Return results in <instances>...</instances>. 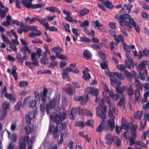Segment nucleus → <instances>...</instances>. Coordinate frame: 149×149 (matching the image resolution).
<instances>
[{
    "mask_svg": "<svg viewBox=\"0 0 149 149\" xmlns=\"http://www.w3.org/2000/svg\"><path fill=\"white\" fill-rule=\"evenodd\" d=\"M29 28V30L33 32L34 31L37 32V31L38 30L37 29L38 27L37 26H29L28 27Z\"/></svg>",
    "mask_w": 149,
    "mask_h": 149,
    "instance_id": "nucleus-57",
    "label": "nucleus"
},
{
    "mask_svg": "<svg viewBox=\"0 0 149 149\" xmlns=\"http://www.w3.org/2000/svg\"><path fill=\"white\" fill-rule=\"evenodd\" d=\"M125 98L124 97H123L121 98L119 102L118 105L120 107H121L125 104Z\"/></svg>",
    "mask_w": 149,
    "mask_h": 149,
    "instance_id": "nucleus-61",
    "label": "nucleus"
},
{
    "mask_svg": "<svg viewBox=\"0 0 149 149\" xmlns=\"http://www.w3.org/2000/svg\"><path fill=\"white\" fill-rule=\"evenodd\" d=\"M135 145L141 146L143 148L146 147V145L142 141H136Z\"/></svg>",
    "mask_w": 149,
    "mask_h": 149,
    "instance_id": "nucleus-48",
    "label": "nucleus"
},
{
    "mask_svg": "<svg viewBox=\"0 0 149 149\" xmlns=\"http://www.w3.org/2000/svg\"><path fill=\"white\" fill-rule=\"evenodd\" d=\"M143 56H149V50L146 48L144 49L142 51H139L138 58L141 59Z\"/></svg>",
    "mask_w": 149,
    "mask_h": 149,
    "instance_id": "nucleus-17",
    "label": "nucleus"
},
{
    "mask_svg": "<svg viewBox=\"0 0 149 149\" xmlns=\"http://www.w3.org/2000/svg\"><path fill=\"white\" fill-rule=\"evenodd\" d=\"M134 95L135 98V101H138L140 97V93L139 89L136 88L135 89L134 92Z\"/></svg>",
    "mask_w": 149,
    "mask_h": 149,
    "instance_id": "nucleus-34",
    "label": "nucleus"
},
{
    "mask_svg": "<svg viewBox=\"0 0 149 149\" xmlns=\"http://www.w3.org/2000/svg\"><path fill=\"white\" fill-rule=\"evenodd\" d=\"M41 35V31L40 30H38L37 32L34 33L32 32L30 33L29 35V36L32 38H35L36 36H40Z\"/></svg>",
    "mask_w": 149,
    "mask_h": 149,
    "instance_id": "nucleus-33",
    "label": "nucleus"
},
{
    "mask_svg": "<svg viewBox=\"0 0 149 149\" xmlns=\"http://www.w3.org/2000/svg\"><path fill=\"white\" fill-rule=\"evenodd\" d=\"M107 107L104 103V102L103 99L99 102V106L96 108L97 115L102 119V125H104L106 121L104 119L107 118L106 113Z\"/></svg>",
    "mask_w": 149,
    "mask_h": 149,
    "instance_id": "nucleus-1",
    "label": "nucleus"
},
{
    "mask_svg": "<svg viewBox=\"0 0 149 149\" xmlns=\"http://www.w3.org/2000/svg\"><path fill=\"white\" fill-rule=\"evenodd\" d=\"M88 96L85 95L84 96H76L74 97L75 100L79 101L81 102L82 105L85 104L88 100Z\"/></svg>",
    "mask_w": 149,
    "mask_h": 149,
    "instance_id": "nucleus-10",
    "label": "nucleus"
},
{
    "mask_svg": "<svg viewBox=\"0 0 149 149\" xmlns=\"http://www.w3.org/2000/svg\"><path fill=\"white\" fill-rule=\"evenodd\" d=\"M21 51H25L27 52L29 54L31 53V50L30 49H29L27 45H25L20 48Z\"/></svg>",
    "mask_w": 149,
    "mask_h": 149,
    "instance_id": "nucleus-45",
    "label": "nucleus"
},
{
    "mask_svg": "<svg viewBox=\"0 0 149 149\" xmlns=\"http://www.w3.org/2000/svg\"><path fill=\"white\" fill-rule=\"evenodd\" d=\"M56 56L58 58L61 60H67L68 59L67 57L65 56V55L62 54L60 55L59 54Z\"/></svg>",
    "mask_w": 149,
    "mask_h": 149,
    "instance_id": "nucleus-63",
    "label": "nucleus"
},
{
    "mask_svg": "<svg viewBox=\"0 0 149 149\" xmlns=\"http://www.w3.org/2000/svg\"><path fill=\"white\" fill-rule=\"evenodd\" d=\"M52 51L55 53L56 56L62 52V49L59 46L54 47L52 49Z\"/></svg>",
    "mask_w": 149,
    "mask_h": 149,
    "instance_id": "nucleus-24",
    "label": "nucleus"
},
{
    "mask_svg": "<svg viewBox=\"0 0 149 149\" xmlns=\"http://www.w3.org/2000/svg\"><path fill=\"white\" fill-rule=\"evenodd\" d=\"M89 71V70L88 68H86L82 72L84 74V75L82 76V78L87 81H89V79L91 78L90 74L88 73Z\"/></svg>",
    "mask_w": 149,
    "mask_h": 149,
    "instance_id": "nucleus-16",
    "label": "nucleus"
},
{
    "mask_svg": "<svg viewBox=\"0 0 149 149\" xmlns=\"http://www.w3.org/2000/svg\"><path fill=\"white\" fill-rule=\"evenodd\" d=\"M26 122L27 125H29L31 123V121L32 120L31 118L30 117L29 114H27L26 115L25 117Z\"/></svg>",
    "mask_w": 149,
    "mask_h": 149,
    "instance_id": "nucleus-53",
    "label": "nucleus"
},
{
    "mask_svg": "<svg viewBox=\"0 0 149 149\" xmlns=\"http://www.w3.org/2000/svg\"><path fill=\"white\" fill-rule=\"evenodd\" d=\"M130 135L129 132L127 131L124 133L122 137H123L124 139H130L129 145L130 146H132L134 144L135 145L136 142L134 141L136 139H134L132 137L130 138Z\"/></svg>",
    "mask_w": 149,
    "mask_h": 149,
    "instance_id": "nucleus-9",
    "label": "nucleus"
},
{
    "mask_svg": "<svg viewBox=\"0 0 149 149\" xmlns=\"http://www.w3.org/2000/svg\"><path fill=\"white\" fill-rule=\"evenodd\" d=\"M146 120H143L141 123L140 127L139 130L140 131H142L145 128L146 125Z\"/></svg>",
    "mask_w": 149,
    "mask_h": 149,
    "instance_id": "nucleus-44",
    "label": "nucleus"
},
{
    "mask_svg": "<svg viewBox=\"0 0 149 149\" xmlns=\"http://www.w3.org/2000/svg\"><path fill=\"white\" fill-rule=\"evenodd\" d=\"M36 53H33L31 54V59L32 62L26 61L25 65L31 69L34 68L36 66H39V63L36 57Z\"/></svg>",
    "mask_w": 149,
    "mask_h": 149,
    "instance_id": "nucleus-7",
    "label": "nucleus"
},
{
    "mask_svg": "<svg viewBox=\"0 0 149 149\" xmlns=\"http://www.w3.org/2000/svg\"><path fill=\"white\" fill-rule=\"evenodd\" d=\"M148 92H145L144 95V98H142V100L141 101V103H143L145 102H146L147 101V98L148 97Z\"/></svg>",
    "mask_w": 149,
    "mask_h": 149,
    "instance_id": "nucleus-51",
    "label": "nucleus"
},
{
    "mask_svg": "<svg viewBox=\"0 0 149 149\" xmlns=\"http://www.w3.org/2000/svg\"><path fill=\"white\" fill-rule=\"evenodd\" d=\"M28 82L26 81H21L19 84V86L21 88L26 87L28 86Z\"/></svg>",
    "mask_w": 149,
    "mask_h": 149,
    "instance_id": "nucleus-56",
    "label": "nucleus"
},
{
    "mask_svg": "<svg viewBox=\"0 0 149 149\" xmlns=\"http://www.w3.org/2000/svg\"><path fill=\"white\" fill-rule=\"evenodd\" d=\"M84 31L85 33L89 36H91L92 37H94L95 36V31L93 30H91V32L88 31L87 28L84 27Z\"/></svg>",
    "mask_w": 149,
    "mask_h": 149,
    "instance_id": "nucleus-37",
    "label": "nucleus"
},
{
    "mask_svg": "<svg viewBox=\"0 0 149 149\" xmlns=\"http://www.w3.org/2000/svg\"><path fill=\"white\" fill-rule=\"evenodd\" d=\"M61 24L63 26V29L65 31L69 32H71L70 29V25L68 24L63 22Z\"/></svg>",
    "mask_w": 149,
    "mask_h": 149,
    "instance_id": "nucleus-36",
    "label": "nucleus"
},
{
    "mask_svg": "<svg viewBox=\"0 0 149 149\" xmlns=\"http://www.w3.org/2000/svg\"><path fill=\"white\" fill-rule=\"evenodd\" d=\"M134 91L131 86L128 87L126 89V92L127 94L129 96H132L134 93Z\"/></svg>",
    "mask_w": 149,
    "mask_h": 149,
    "instance_id": "nucleus-32",
    "label": "nucleus"
},
{
    "mask_svg": "<svg viewBox=\"0 0 149 149\" xmlns=\"http://www.w3.org/2000/svg\"><path fill=\"white\" fill-rule=\"evenodd\" d=\"M147 61H141L139 64V66L137 68V70L138 72H141L142 70L146 69V64ZM145 72L146 74L148 76L147 70H145Z\"/></svg>",
    "mask_w": 149,
    "mask_h": 149,
    "instance_id": "nucleus-15",
    "label": "nucleus"
},
{
    "mask_svg": "<svg viewBox=\"0 0 149 149\" xmlns=\"http://www.w3.org/2000/svg\"><path fill=\"white\" fill-rule=\"evenodd\" d=\"M130 16V15L128 14H123L119 16H115L114 18L116 19L119 20L120 24L121 26L125 25L127 27H130L129 25H128L129 22L125 20L129 18V19Z\"/></svg>",
    "mask_w": 149,
    "mask_h": 149,
    "instance_id": "nucleus-5",
    "label": "nucleus"
},
{
    "mask_svg": "<svg viewBox=\"0 0 149 149\" xmlns=\"http://www.w3.org/2000/svg\"><path fill=\"white\" fill-rule=\"evenodd\" d=\"M16 58L18 61V62L20 63V65H22L24 60H27L25 56H22V55L20 54H18L16 55Z\"/></svg>",
    "mask_w": 149,
    "mask_h": 149,
    "instance_id": "nucleus-20",
    "label": "nucleus"
},
{
    "mask_svg": "<svg viewBox=\"0 0 149 149\" xmlns=\"http://www.w3.org/2000/svg\"><path fill=\"white\" fill-rule=\"evenodd\" d=\"M83 55L85 58L90 59L91 58V53L87 49H86L84 51Z\"/></svg>",
    "mask_w": 149,
    "mask_h": 149,
    "instance_id": "nucleus-30",
    "label": "nucleus"
},
{
    "mask_svg": "<svg viewBox=\"0 0 149 149\" xmlns=\"http://www.w3.org/2000/svg\"><path fill=\"white\" fill-rule=\"evenodd\" d=\"M67 93L70 95H73L75 92V88L72 87H68L66 88Z\"/></svg>",
    "mask_w": 149,
    "mask_h": 149,
    "instance_id": "nucleus-21",
    "label": "nucleus"
},
{
    "mask_svg": "<svg viewBox=\"0 0 149 149\" xmlns=\"http://www.w3.org/2000/svg\"><path fill=\"white\" fill-rule=\"evenodd\" d=\"M113 74L114 76H116L118 79L121 80H123L125 79L124 76L121 73L116 72H113Z\"/></svg>",
    "mask_w": 149,
    "mask_h": 149,
    "instance_id": "nucleus-41",
    "label": "nucleus"
},
{
    "mask_svg": "<svg viewBox=\"0 0 149 149\" xmlns=\"http://www.w3.org/2000/svg\"><path fill=\"white\" fill-rule=\"evenodd\" d=\"M33 0H21L22 5L24 7H25L27 8H31L33 9H36L41 8L42 6H45L44 3L41 4H33L32 3Z\"/></svg>",
    "mask_w": 149,
    "mask_h": 149,
    "instance_id": "nucleus-4",
    "label": "nucleus"
},
{
    "mask_svg": "<svg viewBox=\"0 0 149 149\" xmlns=\"http://www.w3.org/2000/svg\"><path fill=\"white\" fill-rule=\"evenodd\" d=\"M103 130H106L104 127H102V124H100L96 129V131L98 132H101Z\"/></svg>",
    "mask_w": 149,
    "mask_h": 149,
    "instance_id": "nucleus-55",
    "label": "nucleus"
},
{
    "mask_svg": "<svg viewBox=\"0 0 149 149\" xmlns=\"http://www.w3.org/2000/svg\"><path fill=\"white\" fill-rule=\"evenodd\" d=\"M36 102V100H30L28 103L29 107L32 108L35 107L37 103Z\"/></svg>",
    "mask_w": 149,
    "mask_h": 149,
    "instance_id": "nucleus-39",
    "label": "nucleus"
},
{
    "mask_svg": "<svg viewBox=\"0 0 149 149\" xmlns=\"http://www.w3.org/2000/svg\"><path fill=\"white\" fill-rule=\"evenodd\" d=\"M107 124L109 126L111 130L112 131L115 126L114 120L108 119L107 121Z\"/></svg>",
    "mask_w": 149,
    "mask_h": 149,
    "instance_id": "nucleus-26",
    "label": "nucleus"
},
{
    "mask_svg": "<svg viewBox=\"0 0 149 149\" xmlns=\"http://www.w3.org/2000/svg\"><path fill=\"white\" fill-rule=\"evenodd\" d=\"M123 48L127 52H130L131 51L130 47L125 43H124L123 44Z\"/></svg>",
    "mask_w": 149,
    "mask_h": 149,
    "instance_id": "nucleus-60",
    "label": "nucleus"
},
{
    "mask_svg": "<svg viewBox=\"0 0 149 149\" xmlns=\"http://www.w3.org/2000/svg\"><path fill=\"white\" fill-rule=\"evenodd\" d=\"M89 12V10L86 8H84L81 10L79 13V16L82 17L88 14Z\"/></svg>",
    "mask_w": 149,
    "mask_h": 149,
    "instance_id": "nucleus-28",
    "label": "nucleus"
},
{
    "mask_svg": "<svg viewBox=\"0 0 149 149\" xmlns=\"http://www.w3.org/2000/svg\"><path fill=\"white\" fill-rule=\"evenodd\" d=\"M35 140L34 136H33L30 139L29 136L27 135L21 136L19 142V146L20 149H26V144H29V143H33Z\"/></svg>",
    "mask_w": 149,
    "mask_h": 149,
    "instance_id": "nucleus-2",
    "label": "nucleus"
},
{
    "mask_svg": "<svg viewBox=\"0 0 149 149\" xmlns=\"http://www.w3.org/2000/svg\"><path fill=\"white\" fill-rule=\"evenodd\" d=\"M121 141L117 136H116L115 139V144L117 147L120 146H121Z\"/></svg>",
    "mask_w": 149,
    "mask_h": 149,
    "instance_id": "nucleus-54",
    "label": "nucleus"
},
{
    "mask_svg": "<svg viewBox=\"0 0 149 149\" xmlns=\"http://www.w3.org/2000/svg\"><path fill=\"white\" fill-rule=\"evenodd\" d=\"M3 110L5 112H7V110L9 108V103L7 102H5L3 104Z\"/></svg>",
    "mask_w": 149,
    "mask_h": 149,
    "instance_id": "nucleus-47",
    "label": "nucleus"
},
{
    "mask_svg": "<svg viewBox=\"0 0 149 149\" xmlns=\"http://www.w3.org/2000/svg\"><path fill=\"white\" fill-rule=\"evenodd\" d=\"M45 9L47 11L54 13L56 12L58 14H60L61 12L57 7L54 6H49L45 8Z\"/></svg>",
    "mask_w": 149,
    "mask_h": 149,
    "instance_id": "nucleus-18",
    "label": "nucleus"
},
{
    "mask_svg": "<svg viewBox=\"0 0 149 149\" xmlns=\"http://www.w3.org/2000/svg\"><path fill=\"white\" fill-rule=\"evenodd\" d=\"M108 62L106 60H104L103 61V63H100V65L101 68L103 70H105L107 68L108 70L109 69L108 68Z\"/></svg>",
    "mask_w": 149,
    "mask_h": 149,
    "instance_id": "nucleus-38",
    "label": "nucleus"
},
{
    "mask_svg": "<svg viewBox=\"0 0 149 149\" xmlns=\"http://www.w3.org/2000/svg\"><path fill=\"white\" fill-rule=\"evenodd\" d=\"M115 87L116 90V92L117 93H119L120 94L123 93L126 89V87L125 86H123L122 87H119L120 85L118 86L117 84Z\"/></svg>",
    "mask_w": 149,
    "mask_h": 149,
    "instance_id": "nucleus-19",
    "label": "nucleus"
},
{
    "mask_svg": "<svg viewBox=\"0 0 149 149\" xmlns=\"http://www.w3.org/2000/svg\"><path fill=\"white\" fill-rule=\"evenodd\" d=\"M1 38L4 42L8 43L9 45H10V41L8 38L6 37L3 33H2Z\"/></svg>",
    "mask_w": 149,
    "mask_h": 149,
    "instance_id": "nucleus-40",
    "label": "nucleus"
},
{
    "mask_svg": "<svg viewBox=\"0 0 149 149\" xmlns=\"http://www.w3.org/2000/svg\"><path fill=\"white\" fill-rule=\"evenodd\" d=\"M61 95L58 94L55 98H53L46 105V111L47 113H49V111L50 109H53L55 107L56 104H58L61 99Z\"/></svg>",
    "mask_w": 149,
    "mask_h": 149,
    "instance_id": "nucleus-3",
    "label": "nucleus"
},
{
    "mask_svg": "<svg viewBox=\"0 0 149 149\" xmlns=\"http://www.w3.org/2000/svg\"><path fill=\"white\" fill-rule=\"evenodd\" d=\"M133 7L132 4L130 3H129L127 4H123V7L124 8H127V9L128 10V13H130L131 12V10Z\"/></svg>",
    "mask_w": 149,
    "mask_h": 149,
    "instance_id": "nucleus-42",
    "label": "nucleus"
},
{
    "mask_svg": "<svg viewBox=\"0 0 149 149\" xmlns=\"http://www.w3.org/2000/svg\"><path fill=\"white\" fill-rule=\"evenodd\" d=\"M5 10H2L0 8V17L2 18H4L5 17L6 13L8 10V7H5Z\"/></svg>",
    "mask_w": 149,
    "mask_h": 149,
    "instance_id": "nucleus-29",
    "label": "nucleus"
},
{
    "mask_svg": "<svg viewBox=\"0 0 149 149\" xmlns=\"http://www.w3.org/2000/svg\"><path fill=\"white\" fill-rule=\"evenodd\" d=\"M143 113L141 111H138L134 113V116L135 118L141 119Z\"/></svg>",
    "mask_w": 149,
    "mask_h": 149,
    "instance_id": "nucleus-35",
    "label": "nucleus"
},
{
    "mask_svg": "<svg viewBox=\"0 0 149 149\" xmlns=\"http://www.w3.org/2000/svg\"><path fill=\"white\" fill-rule=\"evenodd\" d=\"M129 24L130 27H127L130 28H131L133 26L136 31L138 33L140 32V28L138 25H136V23L132 18H130L129 19Z\"/></svg>",
    "mask_w": 149,
    "mask_h": 149,
    "instance_id": "nucleus-12",
    "label": "nucleus"
},
{
    "mask_svg": "<svg viewBox=\"0 0 149 149\" xmlns=\"http://www.w3.org/2000/svg\"><path fill=\"white\" fill-rule=\"evenodd\" d=\"M66 117V114L65 112H63L59 115L56 114L54 118V121L55 123H58V121H62L65 119Z\"/></svg>",
    "mask_w": 149,
    "mask_h": 149,
    "instance_id": "nucleus-11",
    "label": "nucleus"
},
{
    "mask_svg": "<svg viewBox=\"0 0 149 149\" xmlns=\"http://www.w3.org/2000/svg\"><path fill=\"white\" fill-rule=\"evenodd\" d=\"M102 3L104 4L105 6L109 9H110L113 8V5L112 3L108 0H105L102 1Z\"/></svg>",
    "mask_w": 149,
    "mask_h": 149,
    "instance_id": "nucleus-27",
    "label": "nucleus"
},
{
    "mask_svg": "<svg viewBox=\"0 0 149 149\" xmlns=\"http://www.w3.org/2000/svg\"><path fill=\"white\" fill-rule=\"evenodd\" d=\"M80 41L81 42H91V40L89 38H86L84 37H80Z\"/></svg>",
    "mask_w": 149,
    "mask_h": 149,
    "instance_id": "nucleus-58",
    "label": "nucleus"
},
{
    "mask_svg": "<svg viewBox=\"0 0 149 149\" xmlns=\"http://www.w3.org/2000/svg\"><path fill=\"white\" fill-rule=\"evenodd\" d=\"M60 122L58 121V123H55L57 124V125L54 130L52 131L54 133L58 132L66 128L65 124H63Z\"/></svg>",
    "mask_w": 149,
    "mask_h": 149,
    "instance_id": "nucleus-13",
    "label": "nucleus"
},
{
    "mask_svg": "<svg viewBox=\"0 0 149 149\" xmlns=\"http://www.w3.org/2000/svg\"><path fill=\"white\" fill-rule=\"evenodd\" d=\"M24 20L26 22H29L30 24H31L37 21H38V18L36 17L30 18L29 17H27L25 18Z\"/></svg>",
    "mask_w": 149,
    "mask_h": 149,
    "instance_id": "nucleus-25",
    "label": "nucleus"
},
{
    "mask_svg": "<svg viewBox=\"0 0 149 149\" xmlns=\"http://www.w3.org/2000/svg\"><path fill=\"white\" fill-rule=\"evenodd\" d=\"M105 72L107 75H109L110 76L111 84L113 86H116L117 84L118 86L121 85V81L116 79L114 75H113V72Z\"/></svg>",
    "mask_w": 149,
    "mask_h": 149,
    "instance_id": "nucleus-8",
    "label": "nucleus"
},
{
    "mask_svg": "<svg viewBox=\"0 0 149 149\" xmlns=\"http://www.w3.org/2000/svg\"><path fill=\"white\" fill-rule=\"evenodd\" d=\"M99 93V90L97 89H96L94 87H93L91 94H92L93 95L97 96Z\"/></svg>",
    "mask_w": 149,
    "mask_h": 149,
    "instance_id": "nucleus-43",
    "label": "nucleus"
},
{
    "mask_svg": "<svg viewBox=\"0 0 149 149\" xmlns=\"http://www.w3.org/2000/svg\"><path fill=\"white\" fill-rule=\"evenodd\" d=\"M77 110V108H73L72 109L70 115V118L71 119H74L76 117L77 114H78Z\"/></svg>",
    "mask_w": 149,
    "mask_h": 149,
    "instance_id": "nucleus-22",
    "label": "nucleus"
},
{
    "mask_svg": "<svg viewBox=\"0 0 149 149\" xmlns=\"http://www.w3.org/2000/svg\"><path fill=\"white\" fill-rule=\"evenodd\" d=\"M137 127L138 126L136 125H135V126H133L131 128L130 132L132 134V136L131 137H132L134 138V139H136L137 137L136 128H137Z\"/></svg>",
    "mask_w": 149,
    "mask_h": 149,
    "instance_id": "nucleus-23",
    "label": "nucleus"
},
{
    "mask_svg": "<svg viewBox=\"0 0 149 149\" xmlns=\"http://www.w3.org/2000/svg\"><path fill=\"white\" fill-rule=\"evenodd\" d=\"M123 73L129 80H131L132 78V76L131 73L129 72L127 70H124Z\"/></svg>",
    "mask_w": 149,
    "mask_h": 149,
    "instance_id": "nucleus-46",
    "label": "nucleus"
},
{
    "mask_svg": "<svg viewBox=\"0 0 149 149\" xmlns=\"http://www.w3.org/2000/svg\"><path fill=\"white\" fill-rule=\"evenodd\" d=\"M108 116L111 120H114L115 118V116L113 114L111 109L109 110L108 112Z\"/></svg>",
    "mask_w": 149,
    "mask_h": 149,
    "instance_id": "nucleus-49",
    "label": "nucleus"
},
{
    "mask_svg": "<svg viewBox=\"0 0 149 149\" xmlns=\"http://www.w3.org/2000/svg\"><path fill=\"white\" fill-rule=\"evenodd\" d=\"M34 95L35 96V99L34 100H36V101H39L41 97H40L39 93L37 91H35L34 92Z\"/></svg>",
    "mask_w": 149,
    "mask_h": 149,
    "instance_id": "nucleus-62",
    "label": "nucleus"
},
{
    "mask_svg": "<svg viewBox=\"0 0 149 149\" xmlns=\"http://www.w3.org/2000/svg\"><path fill=\"white\" fill-rule=\"evenodd\" d=\"M17 67L15 65H13L12 69V74L15 80L17 81L18 79V75L16 72Z\"/></svg>",
    "mask_w": 149,
    "mask_h": 149,
    "instance_id": "nucleus-31",
    "label": "nucleus"
},
{
    "mask_svg": "<svg viewBox=\"0 0 149 149\" xmlns=\"http://www.w3.org/2000/svg\"><path fill=\"white\" fill-rule=\"evenodd\" d=\"M48 92L47 89L46 88H44L43 92L40 93L41 99L42 102L40 104V109L42 112H44L45 110H46V106H45V103L47 102V95Z\"/></svg>",
    "mask_w": 149,
    "mask_h": 149,
    "instance_id": "nucleus-6",
    "label": "nucleus"
},
{
    "mask_svg": "<svg viewBox=\"0 0 149 149\" xmlns=\"http://www.w3.org/2000/svg\"><path fill=\"white\" fill-rule=\"evenodd\" d=\"M104 139L106 144L110 145L112 143L114 138L111 134H107L105 135Z\"/></svg>",
    "mask_w": 149,
    "mask_h": 149,
    "instance_id": "nucleus-14",
    "label": "nucleus"
},
{
    "mask_svg": "<svg viewBox=\"0 0 149 149\" xmlns=\"http://www.w3.org/2000/svg\"><path fill=\"white\" fill-rule=\"evenodd\" d=\"M149 134V130H148L146 131L143 132L141 136L142 139L143 140H145L146 137Z\"/></svg>",
    "mask_w": 149,
    "mask_h": 149,
    "instance_id": "nucleus-52",
    "label": "nucleus"
},
{
    "mask_svg": "<svg viewBox=\"0 0 149 149\" xmlns=\"http://www.w3.org/2000/svg\"><path fill=\"white\" fill-rule=\"evenodd\" d=\"M74 143L72 141H70L68 144V147L70 149H74Z\"/></svg>",
    "mask_w": 149,
    "mask_h": 149,
    "instance_id": "nucleus-64",
    "label": "nucleus"
},
{
    "mask_svg": "<svg viewBox=\"0 0 149 149\" xmlns=\"http://www.w3.org/2000/svg\"><path fill=\"white\" fill-rule=\"evenodd\" d=\"M48 59V58L42 57L40 59V62L42 65H46L48 64L47 61Z\"/></svg>",
    "mask_w": 149,
    "mask_h": 149,
    "instance_id": "nucleus-59",
    "label": "nucleus"
},
{
    "mask_svg": "<svg viewBox=\"0 0 149 149\" xmlns=\"http://www.w3.org/2000/svg\"><path fill=\"white\" fill-rule=\"evenodd\" d=\"M75 125L76 126L81 127L82 128L84 127L85 126L84 123L81 121H77L75 123Z\"/></svg>",
    "mask_w": 149,
    "mask_h": 149,
    "instance_id": "nucleus-50",
    "label": "nucleus"
}]
</instances>
